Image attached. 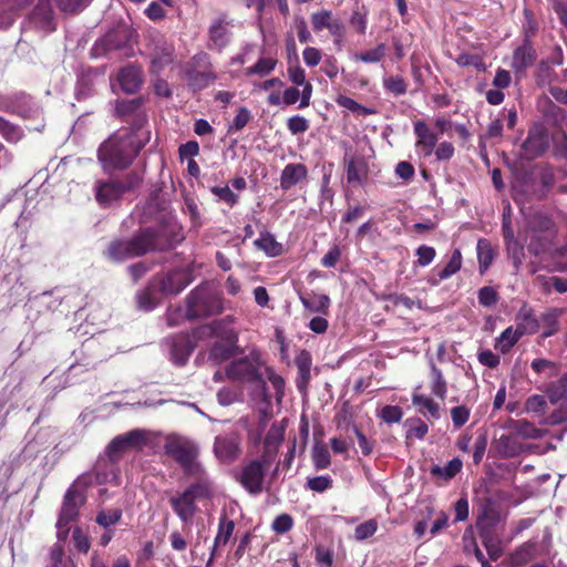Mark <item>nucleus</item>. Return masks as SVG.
Wrapping results in <instances>:
<instances>
[{
	"instance_id": "f257e3e1",
	"label": "nucleus",
	"mask_w": 567,
	"mask_h": 567,
	"mask_svg": "<svg viewBox=\"0 0 567 567\" xmlns=\"http://www.w3.org/2000/svg\"><path fill=\"white\" fill-rule=\"evenodd\" d=\"M131 130H120L105 140L97 150V158L104 172L127 168L140 151L150 142L151 131L144 127V118H138Z\"/></svg>"
},
{
	"instance_id": "f03ea898",
	"label": "nucleus",
	"mask_w": 567,
	"mask_h": 567,
	"mask_svg": "<svg viewBox=\"0 0 567 567\" xmlns=\"http://www.w3.org/2000/svg\"><path fill=\"white\" fill-rule=\"evenodd\" d=\"M177 241H179V238L174 235L173 227L159 225L155 228H145L131 239L112 241L105 255L110 260L121 262L153 250L169 249Z\"/></svg>"
},
{
	"instance_id": "7ed1b4c3",
	"label": "nucleus",
	"mask_w": 567,
	"mask_h": 567,
	"mask_svg": "<svg viewBox=\"0 0 567 567\" xmlns=\"http://www.w3.org/2000/svg\"><path fill=\"white\" fill-rule=\"evenodd\" d=\"M213 493V482L208 476H200L183 492L172 495L168 502L177 517L188 525L193 523L198 509L196 502L210 498Z\"/></svg>"
},
{
	"instance_id": "20e7f679",
	"label": "nucleus",
	"mask_w": 567,
	"mask_h": 567,
	"mask_svg": "<svg viewBox=\"0 0 567 567\" xmlns=\"http://www.w3.org/2000/svg\"><path fill=\"white\" fill-rule=\"evenodd\" d=\"M90 486H92V475H80L65 492L56 522V537L60 542L66 538L69 524L76 519L80 508L85 504V491Z\"/></svg>"
},
{
	"instance_id": "39448f33",
	"label": "nucleus",
	"mask_w": 567,
	"mask_h": 567,
	"mask_svg": "<svg viewBox=\"0 0 567 567\" xmlns=\"http://www.w3.org/2000/svg\"><path fill=\"white\" fill-rule=\"evenodd\" d=\"M220 310L219 298L207 286L196 287L187 297L186 316L189 319L210 316Z\"/></svg>"
},
{
	"instance_id": "423d86ee",
	"label": "nucleus",
	"mask_w": 567,
	"mask_h": 567,
	"mask_svg": "<svg viewBox=\"0 0 567 567\" xmlns=\"http://www.w3.org/2000/svg\"><path fill=\"white\" fill-rule=\"evenodd\" d=\"M165 450L188 475L196 480L200 476H207L202 465L196 461L197 449L194 444L184 440H172L166 443Z\"/></svg>"
},
{
	"instance_id": "0eeeda50",
	"label": "nucleus",
	"mask_w": 567,
	"mask_h": 567,
	"mask_svg": "<svg viewBox=\"0 0 567 567\" xmlns=\"http://www.w3.org/2000/svg\"><path fill=\"white\" fill-rule=\"evenodd\" d=\"M260 369L259 354L251 351L247 357L233 361L226 368V375L228 379L240 382H260L265 386Z\"/></svg>"
},
{
	"instance_id": "6e6552de",
	"label": "nucleus",
	"mask_w": 567,
	"mask_h": 567,
	"mask_svg": "<svg viewBox=\"0 0 567 567\" xmlns=\"http://www.w3.org/2000/svg\"><path fill=\"white\" fill-rule=\"evenodd\" d=\"M150 442V433L146 430L135 429L124 434L115 436L106 447V453L111 460H116L121 454L128 450L140 451Z\"/></svg>"
},
{
	"instance_id": "1a4fd4ad",
	"label": "nucleus",
	"mask_w": 567,
	"mask_h": 567,
	"mask_svg": "<svg viewBox=\"0 0 567 567\" xmlns=\"http://www.w3.org/2000/svg\"><path fill=\"white\" fill-rule=\"evenodd\" d=\"M271 462V460L261 456L243 467L240 483L250 494H258L262 491L265 473Z\"/></svg>"
},
{
	"instance_id": "9d476101",
	"label": "nucleus",
	"mask_w": 567,
	"mask_h": 567,
	"mask_svg": "<svg viewBox=\"0 0 567 567\" xmlns=\"http://www.w3.org/2000/svg\"><path fill=\"white\" fill-rule=\"evenodd\" d=\"M146 50L154 72H158L172 61L173 47L161 33L150 34Z\"/></svg>"
},
{
	"instance_id": "9b49d317",
	"label": "nucleus",
	"mask_w": 567,
	"mask_h": 567,
	"mask_svg": "<svg viewBox=\"0 0 567 567\" xmlns=\"http://www.w3.org/2000/svg\"><path fill=\"white\" fill-rule=\"evenodd\" d=\"M214 452L216 457L224 463H231L241 453V439L237 432H228L215 437Z\"/></svg>"
},
{
	"instance_id": "f8f14e48",
	"label": "nucleus",
	"mask_w": 567,
	"mask_h": 567,
	"mask_svg": "<svg viewBox=\"0 0 567 567\" xmlns=\"http://www.w3.org/2000/svg\"><path fill=\"white\" fill-rule=\"evenodd\" d=\"M192 281L190 272L186 269H175L166 275H158L153 278V287L164 295H176L185 289Z\"/></svg>"
},
{
	"instance_id": "ddd939ff",
	"label": "nucleus",
	"mask_w": 567,
	"mask_h": 567,
	"mask_svg": "<svg viewBox=\"0 0 567 567\" xmlns=\"http://www.w3.org/2000/svg\"><path fill=\"white\" fill-rule=\"evenodd\" d=\"M547 396L553 404L561 402L560 406L550 414V423L565 422L567 420V374L548 385Z\"/></svg>"
},
{
	"instance_id": "4468645a",
	"label": "nucleus",
	"mask_w": 567,
	"mask_h": 567,
	"mask_svg": "<svg viewBox=\"0 0 567 567\" xmlns=\"http://www.w3.org/2000/svg\"><path fill=\"white\" fill-rule=\"evenodd\" d=\"M164 344L168 350L169 359L177 365H184L195 348L190 336L185 333L166 338Z\"/></svg>"
},
{
	"instance_id": "2eb2a0df",
	"label": "nucleus",
	"mask_w": 567,
	"mask_h": 567,
	"mask_svg": "<svg viewBox=\"0 0 567 567\" xmlns=\"http://www.w3.org/2000/svg\"><path fill=\"white\" fill-rule=\"evenodd\" d=\"M130 186L116 179H99L94 184V195L101 206H109L120 199Z\"/></svg>"
},
{
	"instance_id": "dca6fc26",
	"label": "nucleus",
	"mask_w": 567,
	"mask_h": 567,
	"mask_svg": "<svg viewBox=\"0 0 567 567\" xmlns=\"http://www.w3.org/2000/svg\"><path fill=\"white\" fill-rule=\"evenodd\" d=\"M548 147V136L544 128L534 127L528 132L523 143V151L527 158L540 156Z\"/></svg>"
},
{
	"instance_id": "f3484780",
	"label": "nucleus",
	"mask_w": 567,
	"mask_h": 567,
	"mask_svg": "<svg viewBox=\"0 0 567 567\" xmlns=\"http://www.w3.org/2000/svg\"><path fill=\"white\" fill-rule=\"evenodd\" d=\"M117 81L121 89L127 93H135L143 83L142 70L135 65L123 68L117 75Z\"/></svg>"
},
{
	"instance_id": "a211bd4d",
	"label": "nucleus",
	"mask_w": 567,
	"mask_h": 567,
	"mask_svg": "<svg viewBox=\"0 0 567 567\" xmlns=\"http://www.w3.org/2000/svg\"><path fill=\"white\" fill-rule=\"evenodd\" d=\"M414 133L417 137L416 147L420 150L423 156H431L437 142L436 135L423 121H417L414 123Z\"/></svg>"
},
{
	"instance_id": "6ab92c4d",
	"label": "nucleus",
	"mask_w": 567,
	"mask_h": 567,
	"mask_svg": "<svg viewBox=\"0 0 567 567\" xmlns=\"http://www.w3.org/2000/svg\"><path fill=\"white\" fill-rule=\"evenodd\" d=\"M308 175L307 167L301 163H290L285 166L280 175V187L284 190H288Z\"/></svg>"
},
{
	"instance_id": "aec40b11",
	"label": "nucleus",
	"mask_w": 567,
	"mask_h": 567,
	"mask_svg": "<svg viewBox=\"0 0 567 567\" xmlns=\"http://www.w3.org/2000/svg\"><path fill=\"white\" fill-rule=\"evenodd\" d=\"M285 424L281 423H274L270 429L268 430L266 437H265V452L262 454L264 457L268 460H274L275 455L277 453V450L281 442L285 439Z\"/></svg>"
},
{
	"instance_id": "412c9836",
	"label": "nucleus",
	"mask_w": 567,
	"mask_h": 567,
	"mask_svg": "<svg viewBox=\"0 0 567 567\" xmlns=\"http://www.w3.org/2000/svg\"><path fill=\"white\" fill-rule=\"evenodd\" d=\"M346 165L348 183L362 185L368 176V164L364 158L358 156L346 158Z\"/></svg>"
},
{
	"instance_id": "4be33fe9",
	"label": "nucleus",
	"mask_w": 567,
	"mask_h": 567,
	"mask_svg": "<svg viewBox=\"0 0 567 567\" xmlns=\"http://www.w3.org/2000/svg\"><path fill=\"white\" fill-rule=\"evenodd\" d=\"M565 312L563 308L547 309L540 316V327L544 329L542 337L549 338L559 331L558 320Z\"/></svg>"
},
{
	"instance_id": "5701e85b",
	"label": "nucleus",
	"mask_w": 567,
	"mask_h": 567,
	"mask_svg": "<svg viewBox=\"0 0 567 567\" xmlns=\"http://www.w3.org/2000/svg\"><path fill=\"white\" fill-rule=\"evenodd\" d=\"M209 39L213 45L219 51L228 44L230 30L223 19H218L212 23L209 28Z\"/></svg>"
},
{
	"instance_id": "b1692460",
	"label": "nucleus",
	"mask_w": 567,
	"mask_h": 567,
	"mask_svg": "<svg viewBox=\"0 0 567 567\" xmlns=\"http://www.w3.org/2000/svg\"><path fill=\"white\" fill-rule=\"evenodd\" d=\"M31 18L39 27L49 31L54 30L52 9L48 0H40L38 2Z\"/></svg>"
},
{
	"instance_id": "393cba45",
	"label": "nucleus",
	"mask_w": 567,
	"mask_h": 567,
	"mask_svg": "<svg viewBox=\"0 0 567 567\" xmlns=\"http://www.w3.org/2000/svg\"><path fill=\"white\" fill-rule=\"evenodd\" d=\"M159 295H163L158 291L157 287H153V280L150 282L148 287L144 290L140 291L136 295L137 307L144 311L153 310L159 302Z\"/></svg>"
},
{
	"instance_id": "a878e982",
	"label": "nucleus",
	"mask_w": 567,
	"mask_h": 567,
	"mask_svg": "<svg viewBox=\"0 0 567 567\" xmlns=\"http://www.w3.org/2000/svg\"><path fill=\"white\" fill-rule=\"evenodd\" d=\"M254 244L268 257H277L282 252V245L278 243L275 236L268 231L261 233L259 238L256 239Z\"/></svg>"
},
{
	"instance_id": "bb28decb",
	"label": "nucleus",
	"mask_w": 567,
	"mask_h": 567,
	"mask_svg": "<svg viewBox=\"0 0 567 567\" xmlns=\"http://www.w3.org/2000/svg\"><path fill=\"white\" fill-rule=\"evenodd\" d=\"M535 53L530 47L523 45L515 50L512 66L516 71H524L534 63Z\"/></svg>"
},
{
	"instance_id": "cd10ccee",
	"label": "nucleus",
	"mask_w": 567,
	"mask_h": 567,
	"mask_svg": "<svg viewBox=\"0 0 567 567\" xmlns=\"http://www.w3.org/2000/svg\"><path fill=\"white\" fill-rule=\"evenodd\" d=\"M519 320L516 328L522 336L536 333L540 328V318L537 319L532 310H522L519 312Z\"/></svg>"
},
{
	"instance_id": "c85d7f7f",
	"label": "nucleus",
	"mask_w": 567,
	"mask_h": 567,
	"mask_svg": "<svg viewBox=\"0 0 567 567\" xmlns=\"http://www.w3.org/2000/svg\"><path fill=\"white\" fill-rule=\"evenodd\" d=\"M141 104H142L141 100H138V99L117 101L116 107H115V113L118 116H125V115L136 113V121H135L133 127L140 123L138 122L140 117L144 118L143 126L146 127L145 126V123H146L145 116L141 113H137L138 110L141 109Z\"/></svg>"
},
{
	"instance_id": "c756f323",
	"label": "nucleus",
	"mask_w": 567,
	"mask_h": 567,
	"mask_svg": "<svg viewBox=\"0 0 567 567\" xmlns=\"http://www.w3.org/2000/svg\"><path fill=\"white\" fill-rule=\"evenodd\" d=\"M462 467L463 462L458 457H455L443 467L439 465L432 466L431 474L435 477L449 481L453 478L457 473H460Z\"/></svg>"
},
{
	"instance_id": "7c9ffc66",
	"label": "nucleus",
	"mask_w": 567,
	"mask_h": 567,
	"mask_svg": "<svg viewBox=\"0 0 567 567\" xmlns=\"http://www.w3.org/2000/svg\"><path fill=\"white\" fill-rule=\"evenodd\" d=\"M300 301L311 312L327 313L330 306V299L327 295L300 296Z\"/></svg>"
},
{
	"instance_id": "2f4dec72",
	"label": "nucleus",
	"mask_w": 567,
	"mask_h": 567,
	"mask_svg": "<svg viewBox=\"0 0 567 567\" xmlns=\"http://www.w3.org/2000/svg\"><path fill=\"white\" fill-rule=\"evenodd\" d=\"M431 391L441 400H444L447 393V384L442 371L431 362Z\"/></svg>"
},
{
	"instance_id": "473e14b6",
	"label": "nucleus",
	"mask_w": 567,
	"mask_h": 567,
	"mask_svg": "<svg viewBox=\"0 0 567 567\" xmlns=\"http://www.w3.org/2000/svg\"><path fill=\"white\" fill-rule=\"evenodd\" d=\"M476 250L480 271L483 274L491 266L494 259V251L488 240L483 238L478 239Z\"/></svg>"
},
{
	"instance_id": "72a5a7b5",
	"label": "nucleus",
	"mask_w": 567,
	"mask_h": 567,
	"mask_svg": "<svg viewBox=\"0 0 567 567\" xmlns=\"http://www.w3.org/2000/svg\"><path fill=\"white\" fill-rule=\"evenodd\" d=\"M235 530V523L226 515L219 518L218 532L215 537V547L225 546Z\"/></svg>"
},
{
	"instance_id": "f704fd0d",
	"label": "nucleus",
	"mask_w": 567,
	"mask_h": 567,
	"mask_svg": "<svg viewBox=\"0 0 567 567\" xmlns=\"http://www.w3.org/2000/svg\"><path fill=\"white\" fill-rule=\"evenodd\" d=\"M123 512L121 508L101 509L99 511L95 522L107 529L121 520Z\"/></svg>"
},
{
	"instance_id": "c9c22d12",
	"label": "nucleus",
	"mask_w": 567,
	"mask_h": 567,
	"mask_svg": "<svg viewBox=\"0 0 567 567\" xmlns=\"http://www.w3.org/2000/svg\"><path fill=\"white\" fill-rule=\"evenodd\" d=\"M0 135L9 143H17L22 138L23 132L18 125L0 116Z\"/></svg>"
},
{
	"instance_id": "e433bc0d",
	"label": "nucleus",
	"mask_w": 567,
	"mask_h": 567,
	"mask_svg": "<svg viewBox=\"0 0 567 567\" xmlns=\"http://www.w3.org/2000/svg\"><path fill=\"white\" fill-rule=\"evenodd\" d=\"M520 337L522 334L517 329L513 330L512 328H507L497 339L496 348L501 352L506 353L512 349V347L518 341Z\"/></svg>"
},
{
	"instance_id": "4c0bfd02",
	"label": "nucleus",
	"mask_w": 567,
	"mask_h": 567,
	"mask_svg": "<svg viewBox=\"0 0 567 567\" xmlns=\"http://www.w3.org/2000/svg\"><path fill=\"white\" fill-rule=\"evenodd\" d=\"M412 403L416 406L425 409L432 417H440V405L436 402H434L433 399L423 394L413 393Z\"/></svg>"
},
{
	"instance_id": "58836bf2",
	"label": "nucleus",
	"mask_w": 567,
	"mask_h": 567,
	"mask_svg": "<svg viewBox=\"0 0 567 567\" xmlns=\"http://www.w3.org/2000/svg\"><path fill=\"white\" fill-rule=\"evenodd\" d=\"M385 51H386L385 44L380 43L372 50L361 52V53H355L353 59L355 61H361L364 63H378L385 55Z\"/></svg>"
},
{
	"instance_id": "ea45409f",
	"label": "nucleus",
	"mask_w": 567,
	"mask_h": 567,
	"mask_svg": "<svg viewBox=\"0 0 567 567\" xmlns=\"http://www.w3.org/2000/svg\"><path fill=\"white\" fill-rule=\"evenodd\" d=\"M462 266V254L458 249H455L446 266L439 272L440 280H445L455 275Z\"/></svg>"
},
{
	"instance_id": "a19ab883",
	"label": "nucleus",
	"mask_w": 567,
	"mask_h": 567,
	"mask_svg": "<svg viewBox=\"0 0 567 567\" xmlns=\"http://www.w3.org/2000/svg\"><path fill=\"white\" fill-rule=\"evenodd\" d=\"M312 463L316 470H326L331 464V457L326 446L315 445L312 449Z\"/></svg>"
},
{
	"instance_id": "79ce46f5",
	"label": "nucleus",
	"mask_w": 567,
	"mask_h": 567,
	"mask_svg": "<svg viewBox=\"0 0 567 567\" xmlns=\"http://www.w3.org/2000/svg\"><path fill=\"white\" fill-rule=\"evenodd\" d=\"M14 102L19 105L22 110H30L28 114L20 115L23 118H33L38 116L39 114V106L37 103L30 97L29 95L24 93H19L14 95Z\"/></svg>"
},
{
	"instance_id": "37998d69",
	"label": "nucleus",
	"mask_w": 567,
	"mask_h": 567,
	"mask_svg": "<svg viewBox=\"0 0 567 567\" xmlns=\"http://www.w3.org/2000/svg\"><path fill=\"white\" fill-rule=\"evenodd\" d=\"M333 14L330 10H321L311 14V23L315 32H320L323 29H329L333 21Z\"/></svg>"
},
{
	"instance_id": "c03bdc74",
	"label": "nucleus",
	"mask_w": 567,
	"mask_h": 567,
	"mask_svg": "<svg viewBox=\"0 0 567 567\" xmlns=\"http://www.w3.org/2000/svg\"><path fill=\"white\" fill-rule=\"evenodd\" d=\"M277 60L272 58H261L252 66L247 69V74L268 75L276 66Z\"/></svg>"
},
{
	"instance_id": "a18cd8bd",
	"label": "nucleus",
	"mask_w": 567,
	"mask_h": 567,
	"mask_svg": "<svg viewBox=\"0 0 567 567\" xmlns=\"http://www.w3.org/2000/svg\"><path fill=\"white\" fill-rule=\"evenodd\" d=\"M83 475H92V485L97 484L102 485L105 483H110L115 481L117 483V474L113 466H111L109 470L101 471L99 468H95L92 472L84 473Z\"/></svg>"
},
{
	"instance_id": "49530a36",
	"label": "nucleus",
	"mask_w": 567,
	"mask_h": 567,
	"mask_svg": "<svg viewBox=\"0 0 567 567\" xmlns=\"http://www.w3.org/2000/svg\"><path fill=\"white\" fill-rule=\"evenodd\" d=\"M463 544H464V550L467 554L473 553L478 561H481L483 565L486 564L485 556L480 549L475 538L473 537L472 530L466 529L463 535Z\"/></svg>"
},
{
	"instance_id": "de8ad7c7",
	"label": "nucleus",
	"mask_w": 567,
	"mask_h": 567,
	"mask_svg": "<svg viewBox=\"0 0 567 567\" xmlns=\"http://www.w3.org/2000/svg\"><path fill=\"white\" fill-rule=\"evenodd\" d=\"M306 487L317 493H323L332 487V478L330 475L309 477Z\"/></svg>"
},
{
	"instance_id": "09e8293b",
	"label": "nucleus",
	"mask_w": 567,
	"mask_h": 567,
	"mask_svg": "<svg viewBox=\"0 0 567 567\" xmlns=\"http://www.w3.org/2000/svg\"><path fill=\"white\" fill-rule=\"evenodd\" d=\"M505 246H506V250H507L509 258L513 260L515 269L518 270L520 265L523 264V259H524L523 245L517 239H515V240L505 243Z\"/></svg>"
},
{
	"instance_id": "8fccbe9b",
	"label": "nucleus",
	"mask_w": 567,
	"mask_h": 567,
	"mask_svg": "<svg viewBox=\"0 0 567 567\" xmlns=\"http://www.w3.org/2000/svg\"><path fill=\"white\" fill-rule=\"evenodd\" d=\"M530 367L536 373H546L548 378L555 377L558 373L557 364L543 358L535 359Z\"/></svg>"
},
{
	"instance_id": "3c124183",
	"label": "nucleus",
	"mask_w": 567,
	"mask_h": 567,
	"mask_svg": "<svg viewBox=\"0 0 567 567\" xmlns=\"http://www.w3.org/2000/svg\"><path fill=\"white\" fill-rule=\"evenodd\" d=\"M383 86L395 96L405 94L406 83L401 76H388L383 79Z\"/></svg>"
},
{
	"instance_id": "603ef678",
	"label": "nucleus",
	"mask_w": 567,
	"mask_h": 567,
	"mask_svg": "<svg viewBox=\"0 0 567 567\" xmlns=\"http://www.w3.org/2000/svg\"><path fill=\"white\" fill-rule=\"evenodd\" d=\"M377 529H378V522L374 518L368 519L364 523H362L355 527L354 538L359 542H362V540L371 537L372 535H374Z\"/></svg>"
},
{
	"instance_id": "864d4df0",
	"label": "nucleus",
	"mask_w": 567,
	"mask_h": 567,
	"mask_svg": "<svg viewBox=\"0 0 567 567\" xmlns=\"http://www.w3.org/2000/svg\"><path fill=\"white\" fill-rule=\"evenodd\" d=\"M456 63L463 68L473 66L480 72H484L486 70V65L482 58L476 54L462 53L456 58Z\"/></svg>"
},
{
	"instance_id": "5fc2aeb1",
	"label": "nucleus",
	"mask_w": 567,
	"mask_h": 567,
	"mask_svg": "<svg viewBox=\"0 0 567 567\" xmlns=\"http://www.w3.org/2000/svg\"><path fill=\"white\" fill-rule=\"evenodd\" d=\"M233 355V350L221 343H215L208 354V359L214 363H220Z\"/></svg>"
},
{
	"instance_id": "6e6d98bb",
	"label": "nucleus",
	"mask_w": 567,
	"mask_h": 567,
	"mask_svg": "<svg viewBox=\"0 0 567 567\" xmlns=\"http://www.w3.org/2000/svg\"><path fill=\"white\" fill-rule=\"evenodd\" d=\"M296 364L298 367V372L300 378L303 381H308L310 379V370H311V358L307 351H302L296 359Z\"/></svg>"
},
{
	"instance_id": "4d7b16f0",
	"label": "nucleus",
	"mask_w": 567,
	"mask_h": 567,
	"mask_svg": "<svg viewBox=\"0 0 567 567\" xmlns=\"http://www.w3.org/2000/svg\"><path fill=\"white\" fill-rule=\"evenodd\" d=\"M266 373L268 381L276 392V399L280 401L285 394V380L270 368H266Z\"/></svg>"
},
{
	"instance_id": "13d9d810",
	"label": "nucleus",
	"mask_w": 567,
	"mask_h": 567,
	"mask_svg": "<svg viewBox=\"0 0 567 567\" xmlns=\"http://www.w3.org/2000/svg\"><path fill=\"white\" fill-rule=\"evenodd\" d=\"M415 255L417 257V265L425 267L434 260L436 251L433 247L422 245L416 249Z\"/></svg>"
},
{
	"instance_id": "bf43d9fd",
	"label": "nucleus",
	"mask_w": 567,
	"mask_h": 567,
	"mask_svg": "<svg viewBox=\"0 0 567 567\" xmlns=\"http://www.w3.org/2000/svg\"><path fill=\"white\" fill-rule=\"evenodd\" d=\"M0 111L12 113L17 115H24L28 114L30 110H22L19 107L17 102H14V95L13 96H4L0 95Z\"/></svg>"
},
{
	"instance_id": "052dcab7",
	"label": "nucleus",
	"mask_w": 567,
	"mask_h": 567,
	"mask_svg": "<svg viewBox=\"0 0 567 567\" xmlns=\"http://www.w3.org/2000/svg\"><path fill=\"white\" fill-rule=\"evenodd\" d=\"M212 193L229 206H234L238 202V195H236L228 186H214L212 187Z\"/></svg>"
},
{
	"instance_id": "680f3d73",
	"label": "nucleus",
	"mask_w": 567,
	"mask_h": 567,
	"mask_svg": "<svg viewBox=\"0 0 567 567\" xmlns=\"http://www.w3.org/2000/svg\"><path fill=\"white\" fill-rule=\"evenodd\" d=\"M534 553L535 545L526 543L515 551L513 559L516 564H526L534 557Z\"/></svg>"
},
{
	"instance_id": "e2e57ef3",
	"label": "nucleus",
	"mask_w": 567,
	"mask_h": 567,
	"mask_svg": "<svg viewBox=\"0 0 567 567\" xmlns=\"http://www.w3.org/2000/svg\"><path fill=\"white\" fill-rule=\"evenodd\" d=\"M498 300L497 292L493 287H483L478 290V301L484 307H492Z\"/></svg>"
},
{
	"instance_id": "0e129e2a",
	"label": "nucleus",
	"mask_w": 567,
	"mask_h": 567,
	"mask_svg": "<svg viewBox=\"0 0 567 567\" xmlns=\"http://www.w3.org/2000/svg\"><path fill=\"white\" fill-rule=\"evenodd\" d=\"M250 117L251 115L248 109L244 106L239 107L238 113L229 126V132L243 130L248 124Z\"/></svg>"
},
{
	"instance_id": "69168bd1",
	"label": "nucleus",
	"mask_w": 567,
	"mask_h": 567,
	"mask_svg": "<svg viewBox=\"0 0 567 567\" xmlns=\"http://www.w3.org/2000/svg\"><path fill=\"white\" fill-rule=\"evenodd\" d=\"M292 525V517L288 514H281L274 519L271 527L276 533L284 534L289 532Z\"/></svg>"
},
{
	"instance_id": "338daca9",
	"label": "nucleus",
	"mask_w": 567,
	"mask_h": 567,
	"mask_svg": "<svg viewBox=\"0 0 567 567\" xmlns=\"http://www.w3.org/2000/svg\"><path fill=\"white\" fill-rule=\"evenodd\" d=\"M288 130L291 134L305 133L309 128V122L300 115L290 117L287 122Z\"/></svg>"
},
{
	"instance_id": "774afa93",
	"label": "nucleus",
	"mask_w": 567,
	"mask_h": 567,
	"mask_svg": "<svg viewBox=\"0 0 567 567\" xmlns=\"http://www.w3.org/2000/svg\"><path fill=\"white\" fill-rule=\"evenodd\" d=\"M64 549L61 543L54 544L50 549V567H66L63 563Z\"/></svg>"
}]
</instances>
